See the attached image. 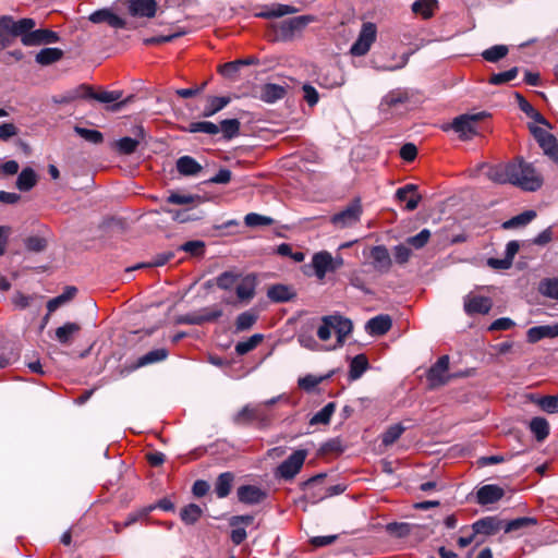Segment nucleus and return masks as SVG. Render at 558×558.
I'll use <instances>...</instances> for the list:
<instances>
[{"mask_svg":"<svg viewBox=\"0 0 558 558\" xmlns=\"http://www.w3.org/2000/svg\"><path fill=\"white\" fill-rule=\"evenodd\" d=\"M513 185L524 191L534 192L543 185V178L533 163L520 161L513 163Z\"/></svg>","mask_w":558,"mask_h":558,"instance_id":"f257e3e1","label":"nucleus"},{"mask_svg":"<svg viewBox=\"0 0 558 558\" xmlns=\"http://www.w3.org/2000/svg\"><path fill=\"white\" fill-rule=\"evenodd\" d=\"M271 414L263 408V404H246L234 416L238 425H246L256 422L260 427H267L271 423Z\"/></svg>","mask_w":558,"mask_h":558,"instance_id":"f03ea898","label":"nucleus"},{"mask_svg":"<svg viewBox=\"0 0 558 558\" xmlns=\"http://www.w3.org/2000/svg\"><path fill=\"white\" fill-rule=\"evenodd\" d=\"M80 88L83 89L82 98H90V99H95V100H97L99 102H104V104H113L110 108L111 111L121 110L133 99V96H129L128 98L122 100L121 99L123 96L122 90H110V92L96 93L93 90L92 87L86 86V85H81Z\"/></svg>","mask_w":558,"mask_h":558,"instance_id":"7ed1b4c3","label":"nucleus"},{"mask_svg":"<svg viewBox=\"0 0 558 558\" xmlns=\"http://www.w3.org/2000/svg\"><path fill=\"white\" fill-rule=\"evenodd\" d=\"M484 117L485 112L461 114L453 119L450 128L461 140L468 141L477 134V122Z\"/></svg>","mask_w":558,"mask_h":558,"instance_id":"20e7f679","label":"nucleus"},{"mask_svg":"<svg viewBox=\"0 0 558 558\" xmlns=\"http://www.w3.org/2000/svg\"><path fill=\"white\" fill-rule=\"evenodd\" d=\"M314 21V15H300L284 20L277 26V36L283 41L292 40L298 33H301Z\"/></svg>","mask_w":558,"mask_h":558,"instance_id":"39448f33","label":"nucleus"},{"mask_svg":"<svg viewBox=\"0 0 558 558\" xmlns=\"http://www.w3.org/2000/svg\"><path fill=\"white\" fill-rule=\"evenodd\" d=\"M449 368V356L442 355L440 356L435 364L430 366L427 372V380L429 386L435 388L439 386H444L449 383L452 378L459 376H465L464 373L459 374H447Z\"/></svg>","mask_w":558,"mask_h":558,"instance_id":"423d86ee","label":"nucleus"},{"mask_svg":"<svg viewBox=\"0 0 558 558\" xmlns=\"http://www.w3.org/2000/svg\"><path fill=\"white\" fill-rule=\"evenodd\" d=\"M529 129L539 147L543 149L544 155L555 163H558V141L556 136L537 125H530Z\"/></svg>","mask_w":558,"mask_h":558,"instance_id":"0eeeda50","label":"nucleus"},{"mask_svg":"<svg viewBox=\"0 0 558 558\" xmlns=\"http://www.w3.org/2000/svg\"><path fill=\"white\" fill-rule=\"evenodd\" d=\"M306 450L299 449L279 464L276 475L283 480H292L301 470L306 459Z\"/></svg>","mask_w":558,"mask_h":558,"instance_id":"6e6552de","label":"nucleus"},{"mask_svg":"<svg viewBox=\"0 0 558 558\" xmlns=\"http://www.w3.org/2000/svg\"><path fill=\"white\" fill-rule=\"evenodd\" d=\"M362 215V206L356 199L348 205L343 210L331 217V223L337 228H347L355 225Z\"/></svg>","mask_w":558,"mask_h":558,"instance_id":"1a4fd4ad","label":"nucleus"},{"mask_svg":"<svg viewBox=\"0 0 558 558\" xmlns=\"http://www.w3.org/2000/svg\"><path fill=\"white\" fill-rule=\"evenodd\" d=\"M371 264L374 270L384 275L388 274L391 266L392 259L390 253L385 245H375L369 251Z\"/></svg>","mask_w":558,"mask_h":558,"instance_id":"9d476101","label":"nucleus"},{"mask_svg":"<svg viewBox=\"0 0 558 558\" xmlns=\"http://www.w3.org/2000/svg\"><path fill=\"white\" fill-rule=\"evenodd\" d=\"M135 137H122L116 142V149L120 155H131L136 151L140 143L145 140L146 131L142 125H137L133 130Z\"/></svg>","mask_w":558,"mask_h":558,"instance_id":"9b49d317","label":"nucleus"},{"mask_svg":"<svg viewBox=\"0 0 558 558\" xmlns=\"http://www.w3.org/2000/svg\"><path fill=\"white\" fill-rule=\"evenodd\" d=\"M325 477L326 475L323 473L317 474L302 484V488L307 490L306 495L303 497L304 500L315 505L327 498L323 497L325 487L320 485Z\"/></svg>","mask_w":558,"mask_h":558,"instance_id":"f8f14e48","label":"nucleus"},{"mask_svg":"<svg viewBox=\"0 0 558 558\" xmlns=\"http://www.w3.org/2000/svg\"><path fill=\"white\" fill-rule=\"evenodd\" d=\"M464 311L469 316L475 315V314H487L492 306V300L487 296L482 295H466L464 298Z\"/></svg>","mask_w":558,"mask_h":558,"instance_id":"ddd939ff","label":"nucleus"},{"mask_svg":"<svg viewBox=\"0 0 558 558\" xmlns=\"http://www.w3.org/2000/svg\"><path fill=\"white\" fill-rule=\"evenodd\" d=\"M60 39L59 34L57 32L50 29H35L22 38V44L24 46H38L45 44H54Z\"/></svg>","mask_w":558,"mask_h":558,"instance_id":"4468645a","label":"nucleus"},{"mask_svg":"<svg viewBox=\"0 0 558 558\" xmlns=\"http://www.w3.org/2000/svg\"><path fill=\"white\" fill-rule=\"evenodd\" d=\"M396 198L400 202H405V209L408 211L416 209L422 201L421 194L417 193V185L413 183L399 187L396 191Z\"/></svg>","mask_w":558,"mask_h":558,"instance_id":"2eb2a0df","label":"nucleus"},{"mask_svg":"<svg viewBox=\"0 0 558 558\" xmlns=\"http://www.w3.org/2000/svg\"><path fill=\"white\" fill-rule=\"evenodd\" d=\"M513 170H515V168H513V163H508L505 166H488L486 177L495 183L513 184Z\"/></svg>","mask_w":558,"mask_h":558,"instance_id":"dca6fc26","label":"nucleus"},{"mask_svg":"<svg viewBox=\"0 0 558 558\" xmlns=\"http://www.w3.org/2000/svg\"><path fill=\"white\" fill-rule=\"evenodd\" d=\"M128 8L132 16L154 17L157 2L156 0H128Z\"/></svg>","mask_w":558,"mask_h":558,"instance_id":"f3484780","label":"nucleus"},{"mask_svg":"<svg viewBox=\"0 0 558 558\" xmlns=\"http://www.w3.org/2000/svg\"><path fill=\"white\" fill-rule=\"evenodd\" d=\"M238 498L245 505H257L260 504L267 494L262 488L254 485H242L236 492Z\"/></svg>","mask_w":558,"mask_h":558,"instance_id":"a211bd4d","label":"nucleus"},{"mask_svg":"<svg viewBox=\"0 0 558 558\" xmlns=\"http://www.w3.org/2000/svg\"><path fill=\"white\" fill-rule=\"evenodd\" d=\"M89 21L95 24L107 23L113 28H124L126 25V22L119 15L114 14L110 9H100L93 12L89 15Z\"/></svg>","mask_w":558,"mask_h":558,"instance_id":"6ab92c4d","label":"nucleus"},{"mask_svg":"<svg viewBox=\"0 0 558 558\" xmlns=\"http://www.w3.org/2000/svg\"><path fill=\"white\" fill-rule=\"evenodd\" d=\"M410 92L403 88H397L390 90L380 101L379 109L381 111H388L390 108H395L399 105L405 104L410 100Z\"/></svg>","mask_w":558,"mask_h":558,"instance_id":"aec40b11","label":"nucleus"},{"mask_svg":"<svg viewBox=\"0 0 558 558\" xmlns=\"http://www.w3.org/2000/svg\"><path fill=\"white\" fill-rule=\"evenodd\" d=\"M311 265L317 279L323 280L326 274L331 271V254L327 251L315 253Z\"/></svg>","mask_w":558,"mask_h":558,"instance_id":"412c9836","label":"nucleus"},{"mask_svg":"<svg viewBox=\"0 0 558 558\" xmlns=\"http://www.w3.org/2000/svg\"><path fill=\"white\" fill-rule=\"evenodd\" d=\"M257 278L254 274H248L241 279L235 288L236 296L240 301L248 302L255 296Z\"/></svg>","mask_w":558,"mask_h":558,"instance_id":"4be33fe9","label":"nucleus"},{"mask_svg":"<svg viewBox=\"0 0 558 558\" xmlns=\"http://www.w3.org/2000/svg\"><path fill=\"white\" fill-rule=\"evenodd\" d=\"M505 495V490L498 485L487 484L482 486L476 493V499L480 505H489L497 502Z\"/></svg>","mask_w":558,"mask_h":558,"instance_id":"5701e85b","label":"nucleus"},{"mask_svg":"<svg viewBox=\"0 0 558 558\" xmlns=\"http://www.w3.org/2000/svg\"><path fill=\"white\" fill-rule=\"evenodd\" d=\"M391 326L392 320L389 315H378L366 323L365 329L372 336H383L390 330Z\"/></svg>","mask_w":558,"mask_h":558,"instance_id":"b1692460","label":"nucleus"},{"mask_svg":"<svg viewBox=\"0 0 558 558\" xmlns=\"http://www.w3.org/2000/svg\"><path fill=\"white\" fill-rule=\"evenodd\" d=\"M286 88L279 84L267 83L260 86L259 99L267 104H274L286 96Z\"/></svg>","mask_w":558,"mask_h":558,"instance_id":"393cba45","label":"nucleus"},{"mask_svg":"<svg viewBox=\"0 0 558 558\" xmlns=\"http://www.w3.org/2000/svg\"><path fill=\"white\" fill-rule=\"evenodd\" d=\"M558 336V323L555 325L535 326L527 330L526 338L531 343H535L544 338H555Z\"/></svg>","mask_w":558,"mask_h":558,"instance_id":"a878e982","label":"nucleus"},{"mask_svg":"<svg viewBox=\"0 0 558 558\" xmlns=\"http://www.w3.org/2000/svg\"><path fill=\"white\" fill-rule=\"evenodd\" d=\"M300 9L294 5L274 3L271 5L266 7V9L259 12L257 16L264 19H277L282 17L284 15L298 13Z\"/></svg>","mask_w":558,"mask_h":558,"instance_id":"bb28decb","label":"nucleus"},{"mask_svg":"<svg viewBox=\"0 0 558 558\" xmlns=\"http://www.w3.org/2000/svg\"><path fill=\"white\" fill-rule=\"evenodd\" d=\"M168 350L165 348L151 350L145 353L144 355L140 356L134 363V365L131 367V369L134 371L140 367H144L150 364L165 361L168 357Z\"/></svg>","mask_w":558,"mask_h":558,"instance_id":"cd10ccee","label":"nucleus"},{"mask_svg":"<svg viewBox=\"0 0 558 558\" xmlns=\"http://www.w3.org/2000/svg\"><path fill=\"white\" fill-rule=\"evenodd\" d=\"M295 292L286 284H274L267 290V296L275 303L289 302L295 298Z\"/></svg>","mask_w":558,"mask_h":558,"instance_id":"c85d7f7f","label":"nucleus"},{"mask_svg":"<svg viewBox=\"0 0 558 558\" xmlns=\"http://www.w3.org/2000/svg\"><path fill=\"white\" fill-rule=\"evenodd\" d=\"M332 317L331 325L332 330L337 333V340L339 344H342L344 338L352 331L353 325L349 318L341 315H330Z\"/></svg>","mask_w":558,"mask_h":558,"instance_id":"c756f323","label":"nucleus"},{"mask_svg":"<svg viewBox=\"0 0 558 558\" xmlns=\"http://www.w3.org/2000/svg\"><path fill=\"white\" fill-rule=\"evenodd\" d=\"M166 201L175 205H198L205 202V198L199 194L170 192Z\"/></svg>","mask_w":558,"mask_h":558,"instance_id":"7c9ffc66","label":"nucleus"},{"mask_svg":"<svg viewBox=\"0 0 558 558\" xmlns=\"http://www.w3.org/2000/svg\"><path fill=\"white\" fill-rule=\"evenodd\" d=\"M177 170L182 175H196L203 167L191 156H182L177 160Z\"/></svg>","mask_w":558,"mask_h":558,"instance_id":"2f4dec72","label":"nucleus"},{"mask_svg":"<svg viewBox=\"0 0 558 558\" xmlns=\"http://www.w3.org/2000/svg\"><path fill=\"white\" fill-rule=\"evenodd\" d=\"M80 330L81 326L77 323H65L56 329V339L61 344H70Z\"/></svg>","mask_w":558,"mask_h":558,"instance_id":"473e14b6","label":"nucleus"},{"mask_svg":"<svg viewBox=\"0 0 558 558\" xmlns=\"http://www.w3.org/2000/svg\"><path fill=\"white\" fill-rule=\"evenodd\" d=\"M231 99L228 96H214L209 97L206 106L203 109L202 116L204 118H210L217 112L221 111L225 107L230 104Z\"/></svg>","mask_w":558,"mask_h":558,"instance_id":"72a5a7b5","label":"nucleus"},{"mask_svg":"<svg viewBox=\"0 0 558 558\" xmlns=\"http://www.w3.org/2000/svg\"><path fill=\"white\" fill-rule=\"evenodd\" d=\"M498 521L493 517L480 519L472 524L474 535H493L498 531Z\"/></svg>","mask_w":558,"mask_h":558,"instance_id":"f704fd0d","label":"nucleus"},{"mask_svg":"<svg viewBox=\"0 0 558 558\" xmlns=\"http://www.w3.org/2000/svg\"><path fill=\"white\" fill-rule=\"evenodd\" d=\"M368 366V360L365 354L355 355L350 362L349 379L351 381L357 380Z\"/></svg>","mask_w":558,"mask_h":558,"instance_id":"c9c22d12","label":"nucleus"},{"mask_svg":"<svg viewBox=\"0 0 558 558\" xmlns=\"http://www.w3.org/2000/svg\"><path fill=\"white\" fill-rule=\"evenodd\" d=\"M37 183V174L36 172L29 168H24L17 179H16V187L22 192H27L32 190Z\"/></svg>","mask_w":558,"mask_h":558,"instance_id":"e433bc0d","label":"nucleus"},{"mask_svg":"<svg viewBox=\"0 0 558 558\" xmlns=\"http://www.w3.org/2000/svg\"><path fill=\"white\" fill-rule=\"evenodd\" d=\"M234 481V475L231 472L221 473L215 483V493L218 498H226L232 487V483Z\"/></svg>","mask_w":558,"mask_h":558,"instance_id":"4c0bfd02","label":"nucleus"},{"mask_svg":"<svg viewBox=\"0 0 558 558\" xmlns=\"http://www.w3.org/2000/svg\"><path fill=\"white\" fill-rule=\"evenodd\" d=\"M183 131L189 133H205L208 135H217L220 132L219 125L210 121L191 122Z\"/></svg>","mask_w":558,"mask_h":558,"instance_id":"58836bf2","label":"nucleus"},{"mask_svg":"<svg viewBox=\"0 0 558 558\" xmlns=\"http://www.w3.org/2000/svg\"><path fill=\"white\" fill-rule=\"evenodd\" d=\"M14 37L13 27L11 26V16H0V49L9 47Z\"/></svg>","mask_w":558,"mask_h":558,"instance_id":"ea45409f","label":"nucleus"},{"mask_svg":"<svg viewBox=\"0 0 558 558\" xmlns=\"http://www.w3.org/2000/svg\"><path fill=\"white\" fill-rule=\"evenodd\" d=\"M63 56V51L59 48H44L35 57L37 63L49 65L59 61Z\"/></svg>","mask_w":558,"mask_h":558,"instance_id":"a19ab883","label":"nucleus"},{"mask_svg":"<svg viewBox=\"0 0 558 558\" xmlns=\"http://www.w3.org/2000/svg\"><path fill=\"white\" fill-rule=\"evenodd\" d=\"M76 292L77 289L75 287H66L60 295L50 299L47 303V310L49 311V313L54 312L60 306L72 300L75 296Z\"/></svg>","mask_w":558,"mask_h":558,"instance_id":"79ce46f5","label":"nucleus"},{"mask_svg":"<svg viewBox=\"0 0 558 558\" xmlns=\"http://www.w3.org/2000/svg\"><path fill=\"white\" fill-rule=\"evenodd\" d=\"M530 429L534 434L537 441H543L549 435V425L546 418L536 416L530 422Z\"/></svg>","mask_w":558,"mask_h":558,"instance_id":"37998d69","label":"nucleus"},{"mask_svg":"<svg viewBox=\"0 0 558 558\" xmlns=\"http://www.w3.org/2000/svg\"><path fill=\"white\" fill-rule=\"evenodd\" d=\"M36 22L34 19L24 17L19 21H14L11 16V26L13 27V35L15 37L21 36V39L33 32Z\"/></svg>","mask_w":558,"mask_h":558,"instance_id":"c03bdc74","label":"nucleus"},{"mask_svg":"<svg viewBox=\"0 0 558 558\" xmlns=\"http://www.w3.org/2000/svg\"><path fill=\"white\" fill-rule=\"evenodd\" d=\"M203 514L202 508L196 504H189L180 511V519L186 524L192 525L196 523Z\"/></svg>","mask_w":558,"mask_h":558,"instance_id":"a18cd8bd","label":"nucleus"},{"mask_svg":"<svg viewBox=\"0 0 558 558\" xmlns=\"http://www.w3.org/2000/svg\"><path fill=\"white\" fill-rule=\"evenodd\" d=\"M241 122L238 119H226L219 124L222 138L230 141L240 134Z\"/></svg>","mask_w":558,"mask_h":558,"instance_id":"49530a36","label":"nucleus"},{"mask_svg":"<svg viewBox=\"0 0 558 558\" xmlns=\"http://www.w3.org/2000/svg\"><path fill=\"white\" fill-rule=\"evenodd\" d=\"M437 0H416L412 4V11L420 14L423 19H429L437 8Z\"/></svg>","mask_w":558,"mask_h":558,"instance_id":"de8ad7c7","label":"nucleus"},{"mask_svg":"<svg viewBox=\"0 0 558 558\" xmlns=\"http://www.w3.org/2000/svg\"><path fill=\"white\" fill-rule=\"evenodd\" d=\"M536 217V213L534 210H525L511 219L505 221L502 223L504 229H512L517 227L526 226Z\"/></svg>","mask_w":558,"mask_h":558,"instance_id":"09e8293b","label":"nucleus"},{"mask_svg":"<svg viewBox=\"0 0 558 558\" xmlns=\"http://www.w3.org/2000/svg\"><path fill=\"white\" fill-rule=\"evenodd\" d=\"M336 410V403L329 402L323 409H320L317 413H315L310 420L311 425L317 424H328L330 418Z\"/></svg>","mask_w":558,"mask_h":558,"instance_id":"8fccbe9b","label":"nucleus"},{"mask_svg":"<svg viewBox=\"0 0 558 558\" xmlns=\"http://www.w3.org/2000/svg\"><path fill=\"white\" fill-rule=\"evenodd\" d=\"M405 430L401 424L389 426L381 435V444L386 447L393 445Z\"/></svg>","mask_w":558,"mask_h":558,"instance_id":"3c124183","label":"nucleus"},{"mask_svg":"<svg viewBox=\"0 0 558 558\" xmlns=\"http://www.w3.org/2000/svg\"><path fill=\"white\" fill-rule=\"evenodd\" d=\"M333 371H331L326 376L316 377L314 375H306L304 377L299 378L298 385L301 389L305 391L313 390L316 386H318L323 380L330 378L333 375Z\"/></svg>","mask_w":558,"mask_h":558,"instance_id":"603ef678","label":"nucleus"},{"mask_svg":"<svg viewBox=\"0 0 558 558\" xmlns=\"http://www.w3.org/2000/svg\"><path fill=\"white\" fill-rule=\"evenodd\" d=\"M262 340H263V336L260 333H255V335L251 336L247 340L238 342L235 344L236 354L244 355V354L251 352L258 345V343Z\"/></svg>","mask_w":558,"mask_h":558,"instance_id":"864d4df0","label":"nucleus"},{"mask_svg":"<svg viewBox=\"0 0 558 558\" xmlns=\"http://www.w3.org/2000/svg\"><path fill=\"white\" fill-rule=\"evenodd\" d=\"M518 73L519 69L517 66H513L507 71L493 74L489 77L488 83L492 85H502L514 80Z\"/></svg>","mask_w":558,"mask_h":558,"instance_id":"5fc2aeb1","label":"nucleus"},{"mask_svg":"<svg viewBox=\"0 0 558 558\" xmlns=\"http://www.w3.org/2000/svg\"><path fill=\"white\" fill-rule=\"evenodd\" d=\"M508 53V47L505 45H495L482 52V57L488 62H497Z\"/></svg>","mask_w":558,"mask_h":558,"instance_id":"6e6d98bb","label":"nucleus"},{"mask_svg":"<svg viewBox=\"0 0 558 558\" xmlns=\"http://www.w3.org/2000/svg\"><path fill=\"white\" fill-rule=\"evenodd\" d=\"M539 292L548 298L558 299V278H548L539 282Z\"/></svg>","mask_w":558,"mask_h":558,"instance_id":"4d7b16f0","label":"nucleus"},{"mask_svg":"<svg viewBox=\"0 0 558 558\" xmlns=\"http://www.w3.org/2000/svg\"><path fill=\"white\" fill-rule=\"evenodd\" d=\"M244 222L247 227L256 228L262 226H271L274 223V219L268 216L250 213L244 217Z\"/></svg>","mask_w":558,"mask_h":558,"instance_id":"13d9d810","label":"nucleus"},{"mask_svg":"<svg viewBox=\"0 0 558 558\" xmlns=\"http://www.w3.org/2000/svg\"><path fill=\"white\" fill-rule=\"evenodd\" d=\"M74 131L77 135H80L85 141L93 144H100L104 141V135L101 132L92 129H85L81 126H75Z\"/></svg>","mask_w":558,"mask_h":558,"instance_id":"bf43d9fd","label":"nucleus"},{"mask_svg":"<svg viewBox=\"0 0 558 558\" xmlns=\"http://www.w3.org/2000/svg\"><path fill=\"white\" fill-rule=\"evenodd\" d=\"M377 28L374 23L366 22L362 25L361 32L359 34V39L363 43L367 44L369 47L376 40Z\"/></svg>","mask_w":558,"mask_h":558,"instance_id":"052dcab7","label":"nucleus"},{"mask_svg":"<svg viewBox=\"0 0 558 558\" xmlns=\"http://www.w3.org/2000/svg\"><path fill=\"white\" fill-rule=\"evenodd\" d=\"M199 317L202 318V325L206 323H211L220 318L223 314L222 308L218 305H214L210 307H204L198 311Z\"/></svg>","mask_w":558,"mask_h":558,"instance_id":"680f3d73","label":"nucleus"},{"mask_svg":"<svg viewBox=\"0 0 558 558\" xmlns=\"http://www.w3.org/2000/svg\"><path fill=\"white\" fill-rule=\"evenodd\" d=\"M257 316L252 312H243L236 317L235 326L240 331L250 329L256 322Z\"/></svg>","mask_w":558,"mask_h":558,"instance_id":"e2e57ef3","label":"nucleus"},{"mask_svg":"<svg viewBox=\"0 0 558 558\" xmlns=\"http://www.w3.org/2000/svg\"><path fill=\"white\" fill-rule=\"evenodd\" d=\"M411 527L407 522H392L387 524V532L397 537H405L411 533Z\"/></svg>","mask_w":558,"mask_h":558,"instance_id":"0e129e2a","label":"nucleus"},{"mask_svg":"<svg viewBox=\"0 0 558 558\" xmlns=\"http://www.w3.org/2000/svg\"><path fill=\"white\" fill-rule=\"evenodd\" d=\"M430 231L428 229L421 230L417 234L408 238L407 243L416 250L422 248L429 240Z\"/></svg>","mask_w":558,"mask_h":558,"instance_id":"69168bd1","label":"nucleus"},{"mask_svg":"<svg viewBox=\"0 0 558 558\" xmlns=\"http://www.w3.org/2000/svg\"><path fill=\"white\" fill-rule=\"evenodd\" d=\"M238 280V275L231 271H225L216 278L218 288L222 290H230Z\"/></svg>","mask_w":558,"mask_h":558,"instance_id":"338daca9","label":"nucleus"},{"mask_svg":"<svg viewBox=\"0 0 558 558\" xmlns=\"http://www.w3.org/2000/svg\"><path fill=\"white\" fill-rule=\"evenodd\" d=\"M541 409L549 414L558 412V396H545L538 400Z\"/></svg>","mask_w":558,"mask_h":558,"instance_id":"774afa93","label":"nucleus"}]
</instances>
